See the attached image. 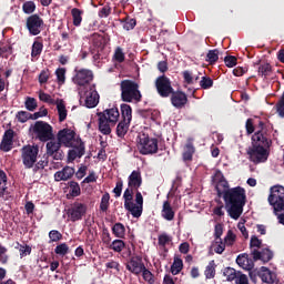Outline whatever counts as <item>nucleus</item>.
Masks as SVG:
<instances>
[{
	"label": "nucleus",
	"instance_id": "1",
	"mask_svg": "<svg viewBox=\"0 0 284 284\" xmlns=\"http://www.w3.org/2000/svg\"><path fill=\"white\" fill-rule=\"evenodd\" d=\"M212 182L217 196L224 201V207L229 216L234 219V221H239L247 203L246 191L242 186L230 187V182H227L221 171H215Z\"/></svg>",
	"mask_w": 284,
	"mask_h": 284
},
{
	"label": "nucleus",
	"instance_id": "2",
	"mask_svg": "<svg viewBox=\"0 0 284 284\" xmlns=\"http://www.w3.org/2000/svg\"><path fill=\"white\" fill-rule=\"evenodd\" d=\"M142 183L141 171H132L128 179L129 186L123 193L124 210H128L133 219H141V214H143V194L139 191L135 193L134 204V190H139Z\"/></svg>",
	"mask_w": 284,
	"mask_h": 284
},
{
	"label": "nucleus",
	"instance_id": "3",
	"mask_svg": "<svg viewBox=\"0 0 284 284\" xmlns=\"http://www.w3.org/2000/svg\"><path fill=\"white\" fill-rule=\"evenodd\" d=\"M94 81V72L90 69H75L74 74L72 77V82L77 85L79 94H83V92H88V90L97 87L93 83Z\"/></svg>",
	"mask_w": 284,
	"mask_h": 284
},
{
	"label": "nucleus",
	"instance_id": "4",
	"mask_svg": "<svg viewBox=\"0 0 284 284\" xmlns=\"http://www.w3.org/2000/svg\"><path fill=\"white\" fill-rule=\"evenodd\" d=\"M121 99L124 103H139L143 95L139 90V83L132 80H122L120 83Z\"/></svg>",
	"mask_w": 284,
	"mask_h": 284
},
{
	"label": "nucleus",
	"instance_id": "5",
	"mask_svg": "<svg viewBox=\"0 0 284 284\" xmlns=\"http://www.w3.org/2000/svg\"><path fill=\"white\" fill-rule=\"evenodd\" d=\"M136 148L143 156H152L159 152V139L150 136L148 133H139L136 138Z\"/></svg>",
	"mask_w": 284,
	"mask_h": 284
},
{
	"label": "nucleus",
	"instance_id": "6",
	"mask_svg": "<svg viewBox=\"0 0 284 284\" xmlns=\"http://www.w3.org/2000/svg\"><path fill=\"white\" fill-rule=\"evenodd\" d=\"M39 141H52L54 133H52V125L43 121H37L30 129Z\"/></svg>",
	"mask_w": 284,
	"mask_h": 284
},
{
	"label": "nucleus",
	"instance_id": "7",
	"mask_svg": "<svg viewBox=\"0 0 284 284\" xmlns=\"http://www.w3.org/2000/svg\"><path fill=\"white\" fill-rule=\"evenodd\" d=\"M39 156V145H24L21 149V159L24 168L30 170L34 168V163H37V159Z\"/></svg>",
	"mask_w": 284,
	"mask_h": 284
},
{
	"label": "nucleus",
	"instance_id": "8",
	"mask_svg": "<svg viewBox=\"0 0 284 284\" xmlns=\"http://www.w3.org/2000/svg\"><path fill=\"white\" fill-rule=\"evenodd\" d=\"M268 203L277 212L284 210V186L274 185L270 189Z\"/></svg>",
	"mask_w": 284,
	"mask_h": 284
},
{
	"label": "nucleus",
	"instance_id": "9",
	"mask_svg": "<svg viewBox=\"0 0 284 284\" xmlns=\"http://www.w3.org/2000/svg\"><path fill=\"white\" fill-rule=\"evenodd\" d=\"M58 141L64 148H72L81 142L80 138H77V133L72 129H63L58 133Z\"/></svg>",
	"mask_w": 284,
	"mask_h": 284
},
{
	"label": "nucleus",
	"instance_id": "10",
	"mask_svg": "<svg viewBox=\"0 0 284 284\" xmlns=\"http://www.w3.org/2000/svg\"><path fill=\"white\" fill-rule=\"evenodd\" d=\"M155 88L158 90V94L162 97V99H168L174 91L172 88V81L165 74L158 77L155 80Z\"/></svg>",
	"mask_w": 284,
	"mask_h": 284
},
{
	"label": "nucleus",
	"instance_id": "11",
	"mask_svg": "<svg viewBox=\"0 0 284 284\" xmlns=\"http://www.w3.org/2000/svg\"><path fill=\"white\" fill-rule=\"evenodd\" d=\"M43 18H40L39 14L34 13L27 18L26 28L29 30V34L32 37H37L41 34V30H43Z\"/></svg>",
	"mask_w": 284,
	"mask_h": 284
},
{
	"label": "nucleus",
	"instance_id": "12",
	"mask_svg": "<svg viewBox=\"0 0 284 284\" xmlns=\"http://www.w3.org/2000/svg\"><path fill=\"white\" fill-rule=\"evenodd\" d=\"M122 121L116 126V134L120 139H123L130 130V123L132 122V108H122Z\"/></svg>",
	"mask_w": 284,
	"mask_h": 284
},
{
	"label": "nucleus",
	"instance_id": "13",
	"mask_svg": "<svg viewBox=\"0 0 284 284\" xmlns=\"http://www.w3.org/2000/svg\"><path fill=\"white\" fill-rule=\"evenodd\" d=\"M248 156L252 163L258 165V163H265L270 159V148L252 146L248 151Z\"/></svg>",
	"mask_w": 284,
	"mask_h": 284
},
{
	"label": "nucleus",
	"instance_id": "14",
	"mask_svg": "<svg viewBox=\"0 0 284 284\" xmlns=\"http://www.w3.org/2000/svg\"><path fill=\"white\" fill-rule=\"evenodd\" d=\"M263 128H265V123L260 121L257 130L252 136L253 148H270L271 141L263 135Z\"/></svg>",
	"mask_w": 284,
	"mask_h": 284
},
{
	"label": "nucleus",
	"instance_id": "15",
	"mask_svg": "<svg viewBox=\"0 0 284 284\" xmlns=\"http://www.w3.org/2000/svg\"><path fill=\"white\" fill-rule=\"evenodd\" d=\"M87 212H88L87 204H83L81 202H75L69 209L68 216H69L70 221H72L74 223L77 221H81V219H83V216H85Z\"/></svg>",
	"mask_w": 284,
	"mask_h": 284
},
{
	"label": "nucleus",
	"instance_id": "16",
	"mask_svg": "<svg viewBox=\"0 0 284 284\" xmlns=\"http://www.w3.org/2000/svg\"><path fill=\"white\" fill-rule=\"evenodd\" d=\"M47 156H52L54 161H62L63 151L61 150V142L59 140H50L47 145Z\"/></svg>",
	"mask_w": 284,
	"mask_h": 284
},
{
	"label": "nucleus",
	"instance_id": "17",
	"mask_svg": "<svg viewBox=\"0 0 284 284\" xmlns=\"http://www.w3.org/2000/svg\"><path fill=\"white\" fill-rule=\"evenodd\" d=\"M128 272L139 276L145 270V264L143 263V258L141 256H132L126 263Z\"/></svg>",
	"mask_w": 284,
	"mask_h": 284
},
{
	"label": "nucleus",
	"instance_id": "18",
	"mask_svg": "<svg viewBox=\"0 0 284 284\" xmlns=\"http://www.w3.org/2000/svg\"><path fill=\"white\" fill-rule=\"evenodd\" d=\"M14 145V131L9 129L4 132L2 141L0 143V150L2 152H10Z\"/></svg>",
	"mask_w": 284,
	"mask_h": 284
},
{
	"label": "nucleus",
	"instance_id": "19",
	"mask_svg": "<svg viewBox=\"0 0 284 284\" xmlns=\"http://www.w3.org/2000/svg\"><path fill=\"white\" fill-rule=\"evenodd\" d=\"M87 94L84 99V105L85 108H97L99 105V92L97 91V87L88 89V92H83Z\"/></svg>",
	"mask_w": 284,
	"mask_h": 284
},
{
	"label": "nucleus",
	"instance_id": "20",
	"mask_svg": "<svg viewBox=\"0 0 284 284\" xmlns=\"http://www.w3.org/2000/svg\"><path fill=\"white\" fill-rule=\"evenodd\" d=\"M98 116H102V119H105L111 125H116V122L119 121V116H121V113L119 112V109L111 108L105 109L103 112H99Z\"/></svg>",
	"mask_w": 284,
	"mask_h": 284
},
{
	"label": "nucleus",
	"instance_id": "21",
	"mask_svg": "<svg viewBox=\"0 0 284 284\" xmlns=\"http://www.w3.org/2000/svg\"><path fill=\"white\" fill-rule=\"evenodd\" d=\"M41 116H48V109L36 112L33 115L28 111H20L17 114V119L20 123H26L27 121H30V119H41Z\"/></svg>",
	"mask_w": 284,
	"mask_h": 284
},
{
	"label": "nucleus",
	"instance_id": "22",
	"mask_svg": "<svg viewBox=\"0 0 284 284\" xmlns=\"http://www.w3.org/2000/svg\"><path fill=\"white\" fill-rule=\"evenodd\" d=\"M252 256L254 261H262V263H270L271 258H274V252L270 248H263L258 251L256 248L252 250Z\"/></svg>",
	"mask_w": 284,
	"mask_h": 284
},
{
	"label": "nucleus",
	"instance_id": "23",
	"mask_svg": "<svg viewBox=\"0 0 284 284\" xmlns=\"http://www.w3.org/2000/svg\"><path fill=\"white\" fill-rule=\"evenodd\" d=\"M72 150H69L68 160L69 161H77V159H81L83 154H85V144L83 141L75 145H71Z\"/></svg>",
	"mask_w": 284,
	"mask_h": 284
},
{
	"label": "nucleus",
	"instance_id": "24",
	"mask_svg": "<svg viewBox=\"0 0 284 284\" xmlns=\"http://www.w3.org/2000/svg\"><path fill=\"white\" fill-rule=\"evenodd\" d=\"M39 99L47 105H55V108H65V102L62 99H54L52 95L40 91Z\"/></svg>",
	"mask_w": 284,
	"mask_h": 284
},
{
	"label": "nucleus",
	"instance_id": "25",
	"mask_svg": "<svg viewBox=\"0 0 284 284\" xmlns=\"http://www.w3.org/2000/svg\"><path fill=\"white\" fill-rule=\"evenodd\" d=\"M10 197V191H8V175L3 170H0V199L2 201H9Z\"/></svg>",
	"mask_w": 284,
	"mask_h": 284
},
{
	"label": "nucleus",
	"instance_id": "26",
	"mask_svg": "<svg viewBox=\"0 0 284 284\" xmlns=\"http://www.w3.org/2000/svg\"><path fill=\"white\" fill-rule=\"evenodd\" d=\"M171 103L174 108H183L187 103V94L183 91H174L171 93Z\"/></svg>",
	"mask_w": 284,
	"mask_h": 284
},
{
	"label": "nucleus",
	"instance_id": "27",
	"mask_svg": "<svg viewBox=\"0 0 284 284\" xmlns=\"http://www.w3.org/2000/svg\"><path fill=\"white\" fill-rule=\"evenodd\" d=\"M71 176H74V168L64 166L61 171L54 173V181H69Z\"/></svg>",
	"mask_w": 284,
	"mask_h": 284
},
{
	"label": "nucleus",
	"instance_id": "28",
	"mask_svg": "<svg viewBox=\"0 0 284 284\" xmlns=\"http://www.w3.org/2000/svg\"><path fill=\"white\" fill-rule=\"evenodd\" d=\"M257 67V74L258 77H262V79H267L272 74V64L265 61H257L255 63Z\"/></svg>",
	"mask_w": 284,
	"mask_h": 284
},
{
	"label": "nucleus",
	"instance_id": "29",
	"mask_svg": "<svg viewBox=\"0 0 284 284\" xmlns=\"http://www.w3.org/2000/svg\"><path fill=\"white\" fill-rule=\"evenodd\" d=\"M258 277L263 283H268V284H273L276 281V275L265 266H262V268L260 270Z\"/></svg>",
	"mask_w": 284,
	"mask_h": 284
},
{
	"label": "nucleus",
	"instance_id": "30",
	"mask_svg": "<svg viewBox=\"0 0 284 284\" xmlns=\"http://www.w3.org/2000/svg\"><path fill=\"white\" fill-rule=\"evenodd\" d=\"M236 263L240 267H242V270H246L247 272L254 270V261L247 255H239L236 257Z\"/></svg>",
	"mask_w": 284,
	"mask_h": 284
},
{
	"label": "nucleus",
	"instance_id": "31",
	"mask_svg": "<svg viewBox=\"0 0 284 284\" xmlns=\"http://www.w3.org/2000/svg\"><path fill=\"white\" fill-rule=\"evenodd\" d=\"M99 120H98V125H99V130L101 132V134L108 135L112 133V122H109L108 120H105V118H102L101 115H98Z\"/></svg>",
	"mask_w": 284,
	"mask_h": 284
},
{
	"label": "nucleus",
	"instance_id": "32",
	"mask_svg": "<svg viewBox=\"0 0 284 284\" xmlns=\"http://www.w3.org/2000/svg\"><path fill=\"white\" fill-rule=\"evenodd\" d=\"M174 210L172 209V204L169 201L163 202L162 206V216L165 221H174Z\"/></svg>",
	"mask_w": 284,
	"mask_h": 284
},
{
	"label": "nucleus",
	"instance_id": "33",
	"mask_svg": "<svg viewBox=\"0 0 284 284\" xmlns=\"http://www.w3.org/2000/svg\"><path fill=\"white\" fill-rule=\"evenodd\" d=\"M182 271H183V260L179 256H175L171 265V274L173 276H176L178 274H181Z\"/></svg>",
	"mask_w": 284,
	"mask_h": 284
},
{
	"label": "nucleus",
	"instance_id": "34",
	"mask_svg": "<svg viewBox=\"0 0 284 284\" xmlns=\"http://www.w3.org/2000/svg\"><path fill=\"white\" fill-rule=\"evenodd\" d=\"M120 23L123 24V30H126V32H130V30H134V28H136V19L130 18V16L120 19Z\"/></svg>",
	"mask_w": 284,
	"mask_h": 284
},
{
	"label": "nucleus",
	"instance_id": "35",
	"mask_svg": "<svg viewBox=\"0 0 284 284\" xmlns=\"http://www.w3.org/2000/svg\"><path fill=\"white\" fill-rule=\"evenodd\" d=\"M71 17L73 19V26H75V28H79V26H81V22L83 21V10L79 8H73L71 10Z\"/></svg>",
	"mask_w": 284,
	"mask_h": 284
},
{
	"label": "nucleus",
	"instance_id": "36",
	"mask_svg": "<svg viewBox=\"0 0 284 284\" xmlns=\"http://www.w3.org/2000/svg\"><path fill=\"white\" fill-rule=\"evenodd\" d=\"M43 52V42L34 41L31 47V57L32 59H37L41 57V53Z\"/></svg>",
	"mask_w": 284,
	"mask_h": 284
},
{
	"label": "nucleus",
	"instance_id": "37",
	"mask_svg": "<svg viewBox=\"0 0 284 284\" xmlns=\"http://www.w3.org/2000/svg\"><path fill=\"white\" fill-rule=\"evenodd\" d=\"M112 233L116 239H123L125 236V226L121 223H115L112 227Z\"/></svg>",
	"mask_w": 284,
	"mask_h": 284
},
{
	"label": "nucleus",
	"instance_id": "38",
	"mask_svg": "<svg viewBox=\"0 0 284 284\" xmlns=\"http://www.w3.org/2000/svg\"><path fill=\"white\" fill-rule=\"evenodd\" d=\"M204 274L206 278H214V276H216V263H214V260L209 262V265L206 266Z\"/></svg>",
	"mask_w": 284,
	"mask_h": 284
},
{
	"label": "nucleus",
	"instance_id": "39",
	"mask_svg": "<svg viewBox=\"0 0 284 284\" xmlns=\"http://www.w3.org/2000/svg\"><path fill=\"white\" fill-rule=\"evenodd\" d=\"M194 152H195L194 144L189 142L185 145L184 153H183L184 161H192V156H194Z\"/></svg>",
	"mask_w": 284,
	"mask_h": 284
},
{
	"label": "nucleus",
	"instance_id": "40",
	"mask_svg": "<svg viewBox=\"0 0 284 284\" xmlns=\"http://www.w3.org/2000/svg\"><path fill=\"white\" fill-rule=\"evenodd\" d=\"M223 276H225L226 281L232 282L236 281V277L239 276V272L232 267H226L223 271Z\"/></svg>",
	"mask_w": 284,
	"mask_h": 284
},
{
	"label": "nucleus",
	"instance_id": "41",
	"mask_svg": "<svg viewBox=\"0 0 284 284\" xmlns=\"http://www.w3.org/2000/svg\"><path fill=\"white\" fill-rule=\"evenodd\" d=\"M206 61L210 65H214L219 61V49L210 50L206 54Z\"/></svg>",
	"mask_w": 284,
	"mask_h": 284
},
{
	"label": "nucleus",
	"instance_id": "42",
	"mask_svg": "<svg viewBox=\"0 0 284 284\" xmlns=\"http://www.w3.org/2000/svg\"><path fill=\"white\" fill-rule=\"evenodd\" d=\"M17 250H19L20 252V258H23L24 256H30V254H32V247H30V245L28 244L23 245L18 243Z\"/></svg>",
	"mask_w": 284,
	"mask_h": 284
},
{
	"label": "nucleus",
	"instance_id": "43",
	"mask_svg": "<svg viewBox=\"0 0 284 284\" xmlns=\"http://www.w3.org/2000/svg\"><path fill=\"white\" fill-rule=\"evenodd\" d=\"M36 10L37 4L34 3V1H26L22 4V11L24 12V14H32Z\"/></svg>",
	"mask_w": 284,
	"mask_h": 284
},
{
	"label": "nucleus",
	"instance_id": "44",
	"mask_svg": "<svg viewBox=\"0 0 284 284\" xmlns=\"http://www.w3.org/2000/svg\"><path fill=\"white\" fill-rule=\"evenodd\" d=\"M125 247V242H123L122 240H114L111 245H110V250H113V252H123V248Z\"/></svg>",
	"mask_w": 284,
	"mask_h": 284
},
{
	"label": "nucleus",
	"instance_id": "45",
	"mask_svg": "<svg viewBox=\"0 0 284 284\" xmlns=\"http://www.w3.org/2000/svg\"><path fill=\"white\" fill-rule=\"evenodd\" d=\"M108 207H110V193H104L101 199L100 210L101 212H108Z\"/></svg>",
	"mask_w": 284,
	"mask_h": 284
},
{
	"label": "nucleus",
	"instance_id": "46",
	"mask_svg": "<svg viewBox=\"0 0 284 284\" xmlns=\"http://www.w3.org/2000/svg\"><path fill=\"white\" fill-rule=\"evenodd\" d=\"M158 243L161 247H165V245H170V243H172V236L168 235V233H162L158 237Z\"/></svg>",
	"mask_w": 284,
	"mask_h": 284
},
{
	"label": "nucleus",
	"instance_id": "47",
	"mask_svg": "<svg viewBox=\"0 0 284 284\" xmlns=\"http://www.w3.org/2000/svg\"><path fill=\"white\" fill-rule=\"evenodd\" d=\"M212 85H214V80H212V78L202 77V79L200 81V87L202 88V90H210V88H212Z\"/></svg>",
	"mask_w": 284,
	"mask_h": 284
},
{
	"label": "nucleus",
	"instance_id": "48",
	"mask_svg": "<svg viewBox=\"0 0 284 284\" xmlns=\"http://www.w3.org/2000/svg\"><path fill=\"white\" fill-rule=\"evenodd\" d=\"M54 252L55 254H58V256H65V254L70 252V247L68 246V244L61 243L58 246H55Z\"/></svg>",
	"mask_w": 284,
	"mask_h": 284
},
{
	"label": "nucleus",
	"instance_id": "49",
	"mask_svg": "<svg viewBox=\"0 0 284 284\" xmlns=\"http://www.w3.org/2000/svg\"><path fill=\"white\" fill-rule=\"evenodd\" d=\"M142 278L149 283V284H154V274L148 270V267L144 266V270H142Z\"/></svg>",
	"mask_w": 284,
	"mask_h": 284
},
{
	"label": "nucleus",
	"instance_id": "50",
	"mask_svg": "<svg viewBox=\"0 0 284 284\" xmlns=\"http://www.w3.org/2000/svg\"><path fill=\"white\" fill-rule=\"evenodd\" d=\"M261 245H263L262 240H260L256 235L251 236V242H250L251 254H252V250H261Z\"/></svg>",
	"mask_w": 284,
	"mask_h": 284
},
{
	"label": "nucleus",
	"instance_id": "51",
	"mask_svg": "<svg viewBox=\"0 0 284 284\" xmlns=\"http://www.w3.org/2000/svg\"><path fill=\"white\" fill-rule=\"evenodd\" d=\"M114 61L118 63H123L125 61V53H123V49L121 47H118L113 54Z\"/></svg>",
	"mask_w": 284,
	"mask_h": 284
},
{
	"label": "nucleus",
	"instance_id": "52",
	"mask_svg": "<svg viewBox=\"0 0 284 284\" xmlns=\"http://www.w3.org/2000/svg\"><path fill=\"white\" fill-rule=\"evenodd\" d=\"M110 14H112V7L108 4L102 7L98 12V17H100V19H108Z\"/></svg>",
	"mask_w": 284,
	"mask_h": 284
},
{
	"label": "nucleus",
	"instance_id": "53",
	"mask_svg": "<svg viewBox=\"0 0 284 284\" xmlns=\"http://www.w3.org/2000/svg\"><path fill=\"white\" fill-rule=\"evenodd\" d=\"M70 194L71 196H80L81 195V186L79 185V183L72 181L70 182Z\"/></svg>",
	"mask_w": 284,
	"mask_h": 284
},
{
	"label": "nucleus",
	"instance_id": "54",
	"mask_svg": "<svg viewBox=\"0 0 284 284\" xmlns=\"http://www.w3.org/2000/svg\"><path fill=\"white\" fill-rule=\"evenodd\" d=\"M49 79H50V70L44 69L40 72L38 81H39L40 85H43V84L48 83Z\"/></svg>",
	"mask_w": 284,
	"mask_h": 284
},
{
	"label": "nucleus",
	"instance_id": "55",
	"mask_svg": "<svg viewBox=\"0 0 284 284\" xmlns=\"http://www.w3.org/2000/svg\"><path fill=\"white\" fill-rule=\"evenodd\" d=\"M55 77L58 79L59 85H63V83H65V68L57 69Z\"/></svg>",
	"mask_w": 284,
	"mask_h": 284
},
{
	"label": "nucleus",
	"instance_id": "56",
	"mask_svg": "<svg viewBox=\"0 0 284 284\" xmlns=\"http://www.w3.org/2000/svg\"><path fill=\"white\" fill-rule=\"evenodd\" d=\"M92 44L94 45V48H103V36L99 33H93Z\"/></svg>",
	"mask_w": 284,
	"mask_h": 284
},
{
	"label": "nucleus",
	"instance_id": "57",
	"mask_svg": "<svg viewBox=\"0 0 284 284\" xmlns=\"http://www.w3.org/2000/svg\"><path fill=\"white\" fill-rule=\"evenodd\" d=\"M8 247L0 244V263L2 265H6V263H8Z\"/></svg>",
	"mask_w": 284,
	"mask_h": 284
},
{
	"label": "nucleus",
	"instance_id": "58",
	"mask_svg": "<svg viewBox=\"0 0 284 284\" xmlns=\"http://www.w3.org/2000/svg\"><path fill=\"white\" fill-rule=\"evenodd\" d=\"M49 239L52 241V243H57L58 241H61L63 239V235L61 232L57 230H52L49 232Z\"/></svg>",
	"mask_w": 284,
	"mask_h": 284
},
{
	"label": "nucleus",
	"instance_id": "59",
	"mask_svg": "<svg viewBox=\"0 0 284 284\" xmlns=\"http://www.w3.org/2000/svg\"><path fill=\"white\" fill-rule=\"evenodd\" d=\"M236 241V234L230 230L224 239L225 245H234V242Z\"/></svg>",
	"mask_w": 284,
	"mask_h": 284
},
{
	"label": "nucleus",
	"instance_id": "60",
	"mask_svg": "<svg viewBox=\"0 0 284 284\" xmlns=\"http://www.w3.org/2000/svg\"><path fill=\"white\" fill-rule=\"evenodd\" d=\"M105 268L106 270H115V272H121V264L119 262L111 260L105 263Z\"/></svg>",
	"mask_w": 284,
	"mask_h": 284
},
{
	"label": "nucleus",
	"instance_id": "61",
	"mask_svg": "<svg viewBox=\"0 0 284 284\" xmlns=\"http://www.w3.org/2000/svg\"><path fill=\"white\" fill-rule=\"evenodd\" d=\"M182 77L184 79V83H187V85L194 84V77L192 75V72L183 71Z\"/></svg>",
	"mask_w": 284,
	"mask_h": 284
},
{
	"label": "nucleus",
	"instance_id": "62",
	"mask_svg": "<svg viewBox=\"0 0 284 284\" xmlns=\"http://www.w3.org/2000/svg\"><path fill=\"white\" fill-rule=\"evenodd\" d=\"M235 284H250V278H247V275L239 272L237 277L235 278Z\"/></svg>",
	"mask_w": 284,
	"mask_h": 284
},
{
	"label": "nucleus",
	"instance_id": "63",
	"mask_svg": "<svg viewBox=\"0 0 284 284\" xmlns=\"http://www.w3.org/2000/svg\"><path fill=\"white\" fill-rule=\"evenodd\" d=\"M224 63H225L226 68H234V65H236V57L226 55L224 58Z\"/></svg>",
	"mask_w": 284,
	"mask_h": 284
},
{
	"label": "nucleus",
	"instance_id": "64",
	"mask_svg": "<svg viewBox=\"0 0 284 284\" xmlns=\"http://www.w3.org/2000/svg\"><path fill=\"white\" fill-rule=\"evenodd\" d=\"M139 112H140L141 116H143V119H154L152 109H141Z\"/></svg>",
	"mask_w": 284,
	"mask_h": 284
}]
</instances>
